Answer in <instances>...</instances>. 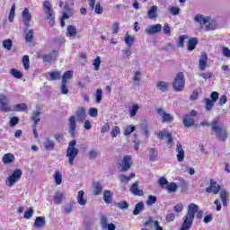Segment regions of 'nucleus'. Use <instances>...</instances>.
Listing matches in <instances>:
<instances>
[{
    "mask_svg": "<svg viewBox=\"0 0 230 230\" xmlns=\"http://www.w3.org/2000/svg\"><path fill=\"white\" fill-rule=\"evenodd\" d=\"M132 164V156L126 155H124L122 161L119 163V169L120 172H128L130 170V166Z\"/></svg>",
    "mask_w": 230,
    "mask_h": 230,
    "instance_id": "obj_7",
    "label": "nucleus"
},
{
    "mask_svg": "<svg viewBox=\"0 0 230 230\" xmlns=\"http://www.w3.org/2000/svg\"><path fill=\"white\" fill-rule=\"evenodd\" d=\"M215 107V102H213L211 99L206 98L205 99V109L206 111H211Z\"/></svg>",
    "mask_w": 230,
    "mask_h": 230,
    "instance_id": "obj_46",
    "label": "nucleus"
},
{
    "mask_svg": "<svg viewBox=\"0 0 230 230\" xmlns=\"http://www.w3.org/2000/svg\"><path fill=\"white\" fill-rule=\"evenodd\" d=\"M176 157L178 160V163H182V161H184V149L182 148V145H181V143H177L176 144Z\"/></svg>",
    "mask_w": 230,
    "mask_h": 230,
    "instance_id": "obj_15",
    "label": "nucleus"
},
{
    "mask_svg": "<svg viewBox=\"0 0 230 230\" xmlns=\"http://www.w3.org/2000/svg\"><path fill=\"white\" fill-rule=\"evenodd\" d=\"M108 225L109 224L107 223V216L105 215L101 216V226L102 229H107Z\"/></svg>",
    "mask_w": 230,
    "mask_h": 230,
    "instance_id": "obj_60",
    "label": "nucleus"
},
{
    "mask_svg": "<svg viewBox=\"0 0 230 230\" xmlns=\"http://www.w3.org/2000/svg\"><path fill=\"white\" fill-rule=\"evenodd\" d=\"M2 161L4 164H12L15 161V155L12 153H7L3 155Z\"/></svg>",
    "mask_w": 230,
    "mask_h": 230,
    "instance_id": "obj_22",
    "label": "nucleus"
},
{
    "mask_svg": "<svg viewBox=\"0 0 230 230\" xmlns=\"http://www.w3.org/2000/svg\"><path fill=\"white\" fill-rule=\"evenodd\" d=\"M73 77V71H66L64 73L62 76V84H67V80H70V78Z\"/></svg>",
    "mask_w": 230,
    "mask_h": 230,
    "instance_id": "obj_43",
    "label": "nucleus"
},
{
    "mask_svg": "<svg viewBox=\"0 0 230 230\" xmlns=\"http://www.w3.org/2000/svg\"><path fill=\"white\" fill-rule=\"evenodd\" d=\"M78 148H76V140H72L68 147L66 149V157L68 158V163L70 166L75 164V159H76V155H78Z\"/></svg>",
    "mask_w": 230,
    "mask_h": 230,
    "instance_id": "obj_3",
    "label": "nucleus"
},
{
    "mask_svg": "<svg viewBox=\"0 0 230 230\" xmlns=\"http://www.w3.org/2000/svg\"><path fill=\"white\" fill-rule=\"evenodd\" d=\"M43 146H44L45 150H54L55 141L47 137V138H45V140L43 142Z\"/></svg>",
    "mask_w": 230,
    "mask_h": 230,
    "instance_id": "obj_28",
    "label": "nucleus"
},
{
    "mask_svg": "<svg viewBox=\"0 0 230 230\" xmlns=\"http://www.w3.org/2000/svg\"><path fill=\"white\" fill-rule=\"evenodd\" d=\"M139 111V105L138 104H133L132 107L129 108V117L130 118H136L137 111Z\"/></svg>",
    "mask_w": 230,
    "mask_h": 230,
    "instance_id": "obj_36",
    "label": "nucleus"
},
{
    "mask_svg": "<svg viewBox=\"0 0 230 230\" xmlns=\"http://www.w3.org/2000/svg\"><path fill=\"white\" fill-rule=\"evenodd\" d=\"M58 57V51H52L49 54H45L41 57L43 62L47 64H51L53 60H57V58Z\"/></svg>",
    "mask_w": 230,
    "mask_h": 230,
    "instance_id": "obj_13",
    "label": "nucleus"
},
{
    "mask_svg": "<svg viewBox=\"0 0 230 230\" xmlns=\"http://www.w3.org/2000/svg\"><path fill=\"white\" fill-rule=\"evenodd\" d=\"M62 13H63L62 15L63 19H70L71 17H73V13H75V11H73V9L69 7V4L66 3L63 7Z\"/></svg>",
    "mask_w": 230,
    "mask_h": 230,
    "instance_id": "obj_16",
    "label": "nucleus"
},
{
    "mask_svg": "<svg viewBox=\"0 0 230 230\" xmlns=\"http://www.w3.org/2000/svg\"><path fill=\"white\" fill-rule=\"evenodd\" d=\"M129 191L137 197H143L144 195L143 190H139V183L137 181L131 185Z\"/></svg>",
    "mask_w": 230,
    "mask_h": 230,
    "instance_id": "obj_18",
    "label": "nucleus"
},
{
    "mask_svg": "<svg viewBox=\"0 0 230 230\" xmlns=\"http://www.w3.org/2000/svg\"><path fill=\"white\" fill-rule=\"evenodd\" d=\"M209 16L204 17L202 14H196L194 17V22H198V24H200V26H204L205 24H208V19Z\"/></svg>",
    "mask_w": 230,
    "mask_h": 230,
    "instance_id": "obj_24",
    "label": "nucleus"
},
{
    "mask_svg": "<svg viewBox=\"0 0 230 230\" xmlns=\"http://www.w3.org/2000/svg\"><path fill=\"white\" fill-rule=\"evenodd\" d=\"M186 84V79L184 78V73L179 72L172 83V87L176 93H181L184 89V85Z\"/></svg>",
    "mask_w": 230,
    "mask_h": 230,
    "instance_id": "obj_5",
    "label": "nucleus"
},
{
    "mask_svg": "<svg viewBox=\"0 0 230 230\" xmlns=\"http://www.w3.org/2000/svg\"><path fill=\"white\" fill-rule=\"evenodd\" d=\"M162 31H163V25H161V23H157L146 28V35H155V33H161Z\"/></svg>",
    "mask_w": 230,
    "mask_h": 230,
    "instance_id": "obj_12",
    "label": "nucleus"
},
{
    "mask_svg": "<svg viewBox=\"0 0 230 230\" xmlns=\"http://www.w3.org/2000/svg\"><path fill=\"white\" fill-rule=\"evenodd\" d=\"M28 109V105L26 103H20L14 106V111L17 112H24Z\"/></svg>",
    "mask_w": 230,
    "mask_h": 230,
    "instance_id": "obj_48",
    "label": "nucleus"
},
{
    "mask_svg": "<svg viewBox=\"0 0 230 230\" xmlns=\"http://www.w3.org/2000/svg\"><path fill=\"white\" fill-rule=\"evenodd\" d=\"M145 208V204H143V202H138L136 206H135V209L133 210V215L137 216L139 215V213L141 211H143Z\"/></svg>",
    "mask_w": 230,
    "mask_h": 230,
    "instance_id": "obj_41",
    "label": "nucleus"
},
{
    "mask_svg": "<svg viewBox=\"0 0 230 230\" xmlns=\"http://www.w3.org/2000/svg\"><path fill=\"white\" fill-rule=\"evenodd\" d=\"M165 137H167V145L170 146V148L173 146V137H172V134L168 131H165Z\"/></svg>",
    "mask_w": 230,
    "mask_h": 230,
    "instance_id": "obj_52",
    "label": "nucleus"
},
{
    "mask_svg": "<svg viewBox=\"0 0 230 230\" xmlns=\"http://www.w3.org/2000/svg\"><path fill=\"white\" fill-rule=\"evenodd\" d=\"M31 119L34 121V127H37L39 121H40V111L33 112Z\"/></svg>",
    "mask_w": 230,
    "mask_h": 230,
    "instance_id": "obj_47",
    "label": "nucleus"
},
{
    "mask_svg": "<svg viewBox=\"0 0 230 230\" xmlns=\"http://www.w3.org/2000/svg\"><path fill=\"white\" fill-rule=\"evenodd\" d=\"M210 125L212 127V131L215 132L217 137H218L220 141H226V139H227V130L220 127L218 119H215Z\"/></svg>",
    "mask_w": 230,
    "mask_h": 230,
    "instance_id": "obj_2",
    "label": "nucleus"
},
{
    "mask_svg": "<svg viewBox=\"0 0 230 230\" xmlns=\"http://www.w3.org/2000/svg\"><path fill=\"white\" fill-rule=\"evenodd\" d=\"M22 177V170L15 169L13 173L5 179V185L8 188H13L15 186V184H17V182H19V181H21Z\"/></svg>",
    "mask_w": 230,
    "mask_h": 230,
    "instance_id": "obj_4",
    "label": "nucleus"
},
{
    "mask_svg": "<svg viewBox=\"0 0 230 230\" xmlns=\"http://www.w3.org/2000/svg\"><path fill=\"white\" fill-rule=\"evenodd\" d=\"M141 75H142L141 70H137L134 72L133 77H132L133 85H139L141 82Z\"/></svg>",
    "mask_w": 230,
    "mask_h": 230,
    "instance_id": "obj_29",
    "label": "nucleus"
},
{
    "mask_svg": "<svg viewBox=\"0 0 230 230\" xmlns=\"http://www.w3.org/2000/svg\"><path fill=\"white\" fill-rule=\"evenodd\" d=\"M168 85L169 84L164 81H159L156 84L157 89H159V91H162V93H166V91H168Z\"/></svg>",
    "mask_w": 230,
    "mask_h": 230,
    "instance_id": "obj_35",
    "label": "nucleus"
},
{
    "mask_svg": "<svg viewBox=\"0 0 230 230\" xmlns=\"http://www.w3.org/2000/svg\"><path fill=\"white\" fill-rule=\"evenodd\" d=\"M84 190H80L77 194V202L79 206H85V204H87V199H84Z\"/></svg>",
    "mask_w": 230,
    "mask_h": 230,
    "instance_id": "obj_32",
    "label": "nucleus"
},
{
    "mask_svg": "<svg viewBox=\"0 0 230 230\" xmlns=\"http://www.w3.org/2000/svg\"><path fill=\"white\" fill-rule=\"evenodd\" d=\"M78 33V30L75 25H68L66 29V37L75 38Z\"/></svg>",
    "mask_w": 230,
    "mask_h": 230,
    "instance_id": "obj_25",
    "label": "nucleus"
},
{
    "mask_svg": "<svg viewBox=\"0 0 230 230\" xmlns=\"http://www.w3.org/2000/svg\"><path fill=\"white\" fill-rule=\"evenodd\" d=\"M93 195L95 196L100 195L103 190V186L102 185V183L100 181H93Z\"/></svg>",
    "mask_w": 230,
    "mask_h": 230,
    "instance_id": "obj_27",
    "label": "nucleus"
},
{
    "mask_svg": "<svg viewBox=\"0 0 230 230\" xmlns=\"http://www.w3.org/2000/svg\"><path fill=\"white\" fill-rule=\"evenodd\" d=\"M134 177H136V174L134 172H131L128 176L125 174H121L119 177V179L120 182H128V181H130V179H134Z\"/></svg>",
    "mask_w": 230,
    "mask_h": 230,
    "instance_id": "obj_39",
    "label": "nucleus"
},
{
    "mask_svg": "<svg viewBox=\"0 0 230 230\" xmlns=\"http://www.w3.org/2000/svg\"><path fill=\"white\" fill-rule=\"evenodd\" d=\"M206 31H209L211 30H215L217 28V21L208 17L207 20V23L204 24Z\"/></svg>",
    "mask_w": 230,
    "mask_h": 230,
    "instance_id": "obj_19",
    "label": "nucleus"
},
{
    "mask_svg": "<svg viewBox=\"0 0 230 230\" xmlns=\"http://www.w3.org/2000/svg\"><path fill=\"white\" fill-rule=\"evenodd\" d=\"M22 21L25 24V28L30 27V22H31V13L28 8H24L22 13Z\"/></svg>",
    "mask_w": 230,
    "mask_h": 230,
    "instance_id": "obj_14",
    "label": "nucleus"
},
{
    "mask_svg": "<svg viewBox=\"0 0 230 230\" xmlns=\"http://www.w3.org/2000/svg\"><path fill=\"white\" fill-rule=\"evenodd\" d=\"M15 18V4L12 5L10 13H9V21L10 22H13V19Z\"/></svg>",
    "mask_w": 230,
    "mask_h": 230,
    "instance_id": "obj_57",
    "label": "nucleus"
},
{
    "mask_svg": "<svg viewBox=\"0 0 230 230\" xmlns=\"http://www.w3.org/2000/svg\"><path fill=\"white\" fill-rule=\"evenodd\" d=\"M22 64H23L24 69H26V70L30 69V57L29 56H23Z\"/></svg>",
    "mask_w": 230,
    "mask_h": 230,
    "instance_id": "obj_56",
    "label": "nucleus"
},
{
    "mask_svg": "<svg viewBox=\"0 0 230 230\" xmlns=\"http://www.w3.org/2000/svg\"><path fill=\"white\" fill-rule=\"evenodd\" d=\"M197 44H199V40L197 38H191L188 42V49L189 51H193L197 48Z\"/></svg>",
    "mask_w": 230,
    "mask_h": 230,
    "instance_id": "obj_30",
    "label": "nucleus"
},
{
    "mask_svg": "<svg viewBox=\"0 0 230 230\" xmlns=\"http://www.w3.org/2000/svg\"><path fill=\"white\" fill-rule=\"evenodd\" d=\"M54 181L56 184H58V186H59V184H62V172H60V171L55 172Z\"/></svg>",
    "mask_w": 230,
    "mask_h": 230,
    "instance_id": "obj_44",
    "label": "nucleus"
},
{
    "mask_svg": "<svg viewBox=\"0 0 230 230\" xmlns=\"http://www.w3.org/2000/svg\"><path fill=\"white\" fill-rule=\"evenodd\" d=\"M135 40H136V38H134V36L128 35V33H127L124 37V41H125V44H127L128 48L134 46Z\"/></svg>",
    "mask_w": 230,
    "mask_h": 230,
    "instance_id": "obj_31",
    "label": "nucleus"
},
{
    "mask_svg": "<svg viewBox=\"0 0 230 230\" xmlns=\"http://www.w3.org/2000/svg\"><path fill=\"white\" fill-rule=\"evenodd\" d=\"M136 131V127L133 125H128L124 129V135L125 136H130L132 132Z\"/></svg>",
    "mask_w": 230,
    "mask_h": 230,
    "instance_id": "obj_49",
    "label": "nucleus"
},
{
    "mask_svg": "<svg viewBox=\"0 0 230 230\" xmlns=\"http://www.w3.org/2000/svg\"><path fill=\"white\" fill-rule=\"evenodd\" d=\"M173 209L175 213H182L184 210V205L182 203H178L174 206Z\"/></svg>",
    "mask_w": 230,
    "mask_h": 230,
    "instance_id": "obj_61",
    "label": "nucleus"
},
{
    "mask_svg": "<svg viewBox=\"0 0 230 230\" xmlns=\"http://www.w3.org/2000/svg\"><path fill=\"white\" fill-rule=\"evenodd\" d=\"M12 46H13L12 40L8 39L3 41V48L4 49H7V51H10V49H12Z\"/></svg>",
    "mask_w": 230,
    "mask_h": 230,
    "instance_id": "obj_51",
    "label": "nucleus"
},
{
    "mask_svg": "<svg viewBox=\"0 0 230 230\" xmlns=\"http://www.w3.org/2000/svg\"><path fill=\"white\" fill-rule=\"evenodd\" d=\"M24 39L28 44L33 42V29H31L27 31V33L24 36Z\"/></svg>",
    "mask_w": 230,
    "mask_h": 230,
    "instance_id": "obj_42",
    "label": "nucleus"
},
{
    "mask_svg": "<svg viewBox=\"0 0 230 230\" xmlns=\"http://www.w3.org/2000/svg\"><path fill=\"white\" fill-rule=\"evenodd\" d=\"M222 53L224 55V57H226V58H230V49L227 47H223L222 48Z\"/></svg>",
    "mask_w": 230,
    "mask_h": 230,
    "instance_id": "obj_64",
    "label": "nucleus"
},
{
    "mask_svg": "<svg viewBox=\"0 0 230 230\" xmlns=\"http://www.w3.org/2000/svg\"><path fill=\"white\" fill-rule=\"evenodd\" d=\"M0 111L3 112H10L12 111L10 109L8 97L4 94L0 95Z\"/></svg>",
    "mask_w": 230,
    "mask_h": 230,
    "instance_id": "obj_9",
    "label": "nucleus"
},
{
    "mask_svg": "<svg viewBox=\"0 0 230 230\" xmlns=\"http://www.w3.org/2000/svg\"><path fill=\"white\" fill-rule=\"evenodd\" d=\"M120 133L121 130L119 129V127L115 126L111 132V136H112V137H118V135Z\"/></svg>",
    "mask_w": 230,
    "mask_h": 230,
    "instance_id": "obj_59",
    "label": "nucleus"
},
{
    "mask_svg": "<svg viewBox=\"0 0 230 230\" xmlns=\"http://www.w3.org/2000/svg\"><path fill=\"white\" fill-rule=\"evenodd\" d=\"M179 188V186H177V183L175 182H171L169 183L166 187L165 190H167V191L169 193H175V191H177V189Z\"/></svg>",
    "mask_w": 230,
    "mask_h": 230,
    "instance_id": "obj_40",
    "label": "nucleus"
},
{
    "mask_svg": "<svg viewBox=\"0 0 230 230\" xmlns=\"http://www.w3.org/2000/svg\"><path fill=\"white\" fill-rule=\"evenodd\" d=\"M149 159L150 161H155L157 159V151L155 148L149 149Z\"/></svg>",
    "mask_w": 230,
    "mask_h": 230,
    "instance_id": "obj_50",
    "label": "nucleus"
},
{
    "mask_svg": "<svg viewBox=\"0 0 230 230\" xmlns=\"http://www.w3.org/2000/svg\"><path fill=\"white\" fill-rule=\"evenodd\" d=\"M151 224H154L155 230H163V226H159V221H154L153 217H149L148 220L145 222L144 226L148 227V226H151Z\"/></svg>",
    "mask_w": 230,
    "mask_h": 230,
    "instance_id": "obj_20",
    "label": "nucleus"
},
{
    "mask_svg": "<svg viewBox=\"0 0 230 230\" xmlns=\"http://www.w3.org/2000/svg\"><path fill=\"white\" fill-rule=\"evenodd\" d=\"M188 37L186 35H181L179 37L178 42H177V47L178 48H183L184 47V40H186Z\"/></svg>",
    "mask_w": 230,
    "mask_h": 230,
    "instance_id": "obj_55",
    "label": "nucleus"
},
{
    "mask_svg": "<svg viewBox=\"0 0 230 230\" xmlns=\"http://www.w3.org/2000/svg\"><path fill=\"white\" fill-rule=\"evenodd\" d=\"M64 199V193L60 191H57L54 195V203L55 204H62V200Z\"/></svg>",
    "mask_w": 230,
    "mask_h": 230,
    "instance_id": "obj_38",
    "label": "nucleus"
},
{
    "mask_svg": "<svg viewBox=\"0 0 230 230\" xmlns=\"http://www.w3.org/2000/svg\"><path fill=\"white\" fill-rule=\"evenodd\" d=\"M183 125L187 128L193 127L195 125V119L191 115H185L183 117Z\"/></svg>",
    "mask_w": 230,
    "mask_h": 230,
    "instance_id": "obj_26",
    "label": "nucleus"
},
{
    "mask_svg": "<svg viewBox=\"0 0 230 230\" xmlns=\"http://www.w3.org/2000/svg\"><path fill=\"white\" fill-rule=\"evenodd\" d=\"M19 124V118L18 117H12L9 121L10 127H15V125Z\"/></svg>",
    "mask_w": 230,
    "mask_h": 230,
    "instance_id": "obj_63",
    "label": "nucleus"
},
{
    "mask_svg": "<svg viewBox=\"0 0 230 230\" xmlns=\"http://www.w3.org/2000/svg\"><path fill=\"white\" fill-rule=\"evenodd\" d=\"M43 12L47 15V19L49 21L50 26H55V17L53 16V8H51V3L45 1L43 3Z\"/></svg>",
    "mask_w": 230,
    "mask_h": 230,
    "instance_id": "obj_6",
    "label": "nucleus"
},
{
    "mask_svg": "<svg viewBox=\"0 0 230 230\" xmlns=\"http://www.w3.org/2000/svg\"><path fill=\"white\" fill-rule=\"evenodd\" d=\"M195 214L198 220L202 219V217H204V211L199 210V206L197 204L190 203L188 206L187 214L183 217V223L180 230L191 229V226H193V220H195Z\"/></svg>",
    "mask_w": 230,
    "mask_h": 230,
    "instance_id": "obj_1",
    "label": "nucleus"
},
{
    "mask_svg": "<svg viewBox=\"0 0 230 230\" xmlns=\"http://www.w3.org/2000/svg\"><path fill=\"white\" fill-rule=\"evenodd\" d=\"M198 68L199 71H206L208 68V54L206 52H201L198 62Z\"/></svg>",
    "mask_w": 230,
    "mask_h": 230,
    "instance_id": "obj_10",
    "label": "nucleus"
},
{
    "mask_svg": "<svg viewBox=\"0 0 230 230\" xmlns=\"http://www.w3.org/2000/svg\"><path fill=\"white\" fill-rule=\"evenodd\" d=\"M68 123H69V134H71V136H75V132H76V117L71 116L68 119Z\"/></svg>",
    "mask_w": 230,
    "mask_h": 230,
    "instance_id": "obj_17",
    "label": "nucleus"
},
{
    "mask_svg": "<svg viewBox=\"0 0 230 230\" xmlns=\"http://www.w3.org/2000/svg\"><path fill=\"white\" fill-rule=\"evenodd\" d=\"M34 213H35V211L33 210V208H29V209L24 212L23 217H24V218H26L27 220H30V218H31V217H33V214H34Z\"/></svg>",
    "mask_w": 230,
    "mask_h": 230,
    "instance_id": "obj_54",
    "label": "nucleus"
},
{
    "mask_svg": "<svg viewBox=\"0 0 230 230\" xmlns=\"http://www.w3.org/2000/svg\"><path fill=\"white\" fill-rule=\"evenodd\" d=\"M147 15L150 19H156L157 17V5H153L147 12Z\"/></svg>",
    "mask_w": 230,
    "mask_h": 230,
    "instance_id": "obj_34",
    "label": "nucleus"
},
{
    "mask_svg": "<svg viewBox=\"0 0 230 230\" xmlns=\"http://www.w3.org/2000/svg\"><path fill=\"white\" fill-rule=\"evenodd\" d=\"M158 115L162 118L163 123H172L173 121V116L167 113L162 108H159L157 110Z\"/></svg>",
    "mask_w": 230,
    "mask_h": 230,
    "instance_id": "obj_11",
    "label": "nucleus"
},
{
    "mask_svg": "<svg viewBox=\"0 0 230 230\" xmlns=\"http://www.w3.org/2000/svg\"><path fill=\"white\" fill-rule=\"evenodd\" d=\"M10 74L14 77V78H22V73H21V71L15 69V68H13L11 69V72Z\"/></svg>",
    "mask_w": 230,
    "mask_h": 230,
    "instance_id": "obj_53",
    "label": "nucleus"
},
{
    "mask_svg": "<svg viewBox=\"0 0 230 230\" xmlns=\"http://www.w3.org/2000/svg\"><path fill=\"white\" fill-rule=\"evenodd\" d=\"M199 76H200V78H203V80H211V78L215 77V75L213 74V72H202L199 74Z\"/></svg>",
    "mask_w": 230,
    "mask_h": 230,
    "instance_id": "obj_37",
    "label": "nucleus"
},
{
    "mask_svg": "<svg viewBox=\"0 0 230 230\" xmlns=\"http://www.w3.org/2000/svg\"><path fill=\"white\" fill-rule=\"evenodd\" d=\"M220 185L214 179L210 180V186L206 188L207 193H213L214 195H218V193H220Z\"/></svg>",
    "mask_w": 230,
    "mask_h": 230,
    "instance_id": "obj_8",
    "label": "nucleus"
},
{
    "mask_svg": "<svg viewBox=\"0 0 230 230\" xmlns=\"http://www.w3.org/2000/svg\"><path fill=\"white\" fill-rule=\"evenodd\" d=\"M103 200L105 204H111L112 202V194L111 193V190H104Z\"/></svg>",
    "mask_w": 230,
    "mask_h": 230,
    "instance_id": "obj_33",
    "label": "nucleus"
},
{
    "mask_svg": "<svg viewBox=\"0 0 230 230\" xmlns=\"http://www.w3.org/2000/svg\"><path fill=\"white\" fill-rule=\"evenodd\" d=\"M169 12L172 15H179V13H181V8L177 6H172L169 8Z\"/></svg>",
    "mask_w": 230,
    "mask_h": 230,
    "instance_id": "obj_58",
    "label": "nucleus"
},
{
    "mask_svg": "<svg viewBox=\"0 0 230 230\" xmlns=\"http://www.w3.org/2000/svg\"><path fill=\"white\" fill-rule=\"evenodd\" d=\"M76 119L80 123H84V120L85 119V108L81 107L79 108L75 112Z\"/></svg>",
    "mask_w": 230,
    "mask_h": 230,
    "instance_id": "obj_21",
    "label": "nucleus"
},
{
    "mask_svg": "<svg viewBox=\"0 0 230 230\" xmlns=\"http://www.w3.org/2000/svg\"><path fill=\"white\" fill-rule=\"evenodd\" d=\"M102 98H103V91L102 89H97L95 93L96 103H102Z\"/></svg>",
    "mask_w": 230,
    "mask_h": 230,
    "instance_id": "obj_45",
    "label": "nucleus"
},
{
    "mask_svg": "<svg viewBox=\"0 0 230 230\" xmlns=\"http://www.w3.org/2000/svg\"><path fill=\"white\" fill-rule=\"evenodd\" d=\"M50 80H60V72H51L50 74Z\"/></svg>",
    "mask_w": 230,
    "mask_h": 230,
    "instance_id": "obj_62",
    "label": "nucleus"
},
{
    "mask_svg": "<svg viewBox=\"0 0 230 230\" xmlns=\"http://www.w3.org/2000/svg\"><path fill=\"white\" fill-rule=\"evenodd\" d=\"M33 226L35 229H41V227H44V226H46V217H36Z\"/></svg>",
    "mask_w": 230,
    "mask_h": 230,
    "instance_id": "obj_23",
    "label": "nucleus"
}]
</instances>
